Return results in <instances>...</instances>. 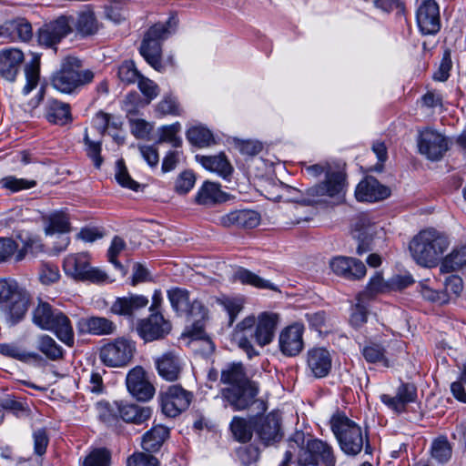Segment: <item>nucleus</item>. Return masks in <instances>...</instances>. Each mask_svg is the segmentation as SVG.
I'll return each mask as SVG.
<instances>
[{
  "mask_svg": "<svg viewBox=\"0 0 466 466\" xmlns=\"http://www.w3.org/2000/svg\"><path fill=\"white\" fill-rule=\"evenodd\" d=\"M157 112L160 116L173 115L179 116L180 115V107L177 99L171 96H165L157 106Z\"/></svg>",
  "mask_w": 466,
  "mask_h": 466,
  "instance_id": "61",
  "label": "nucleus"
},
{
  "mask_svg": "<svg viewBox=\"0 0 466 466\" xmlns=\"http://www.w3.org/2000/svg\"><path fill=\"white\" fill-rule=\"evenodd\" d=\"M466 266V245L456 247L442 259L440 270L441 273L457 271Z\"/></svg>",
  "mask_w": 466,
  "mask_h": 466,
  "instance_id": "39",
  "label": "nucleus"
},
{
  "mask_svg": "<svg viewBox=\"0 0 466 466\" xmlns=\"http://www.w3.org/2000/svg\"><path fill=\"white\" fill-rule=\"evenodd\" d=\"M1 182L4 187L10 189L13 192H16L22 189H28L34 187L36 185L35 180L17 178L13 176L4 177Z\"/></svg>",
  "mask_w": 466,
  "mask_h": 466,
  "instance_id": "60",
  "label": "nucleus"
},
{
  "mask_svg": "<svg viewBox=\"0 0 466 466\" xmlns=\"http://www.w3.org/2000/svg\"><path fill=\"white\" fill-rule=\"evenodd\" d=\"M22 288L15 280L0 279V304H5Z\"/></svg>",
  "mask_w": 466,
  "mask_h": 466,
  "instance_id": "63",
  "label": "nucleus"
},
{
  "mask_svg": "<svg viewBox=\"0 0 466 466\" xmlns=\"http://www.w3.org/2000/svg\"><path fill=\"white\" fill-rule=\"evenodd\" d=\"M116 181L124 187L132 189L137 191L139 187V184L136 182L129 176L127 167L124 165L122 160L117 161L116 163Z\"/></svg>",
  "mask_w": 466,
  "mask_h": 466,
  "instance_id": "59",
  "label": "nucleus"
},
{
  "mask_svg": "<svg viewBox=\"0 0 466 466\" xmlns=\"http://www.w3.org/2000/svg\"><path fill=\"white\" fill-rule=\"evenodd\" d=\"M46 118L48 122L64 126L72 121L69 104L57 99H49L46 105Z\"/></svg>",
  "mask_w": 466,
  "mask_h": 466,
  "instance_id": "32",
  "label": "nucleus"
},
{
  "mask_svg": "<svg viewBox=\"0 0 466 466\" xmlns=\"http://www.w3.org/2000/svg\"><path fill=\"white\" fill-rule=\"evenodd\" d=\"M67 17L70 18V25L73 24L76 33L82 36L92 35L98 31V22L94 11L89 6L79 11L76 17Z\"/></svg>",
  "mask_w": 466,
  "mask_h": 466,
  "instance_id": "31",
  "label": "nucleus"
},
{
  "mask_svg": "<svg viewBox=\"0 0 466 466\" xmlns=\"http://www.w3.org/2000/svg\"><path fill=\"white\" fill-rule=\"evenodd\" d=\"M330 427L341 451L350 456L359 454L365 446L370 448L368 433L343 413L334 414L330 419Z\"/></svg>",
  "mask_w": 466,
  "mask_h": 466,
  "instance_id": "3",
  "label": "nucleus"
},
{
  "mask_svg": "<svg viewBox=\"0 0 466 466\" xmlns=\"http://www.w3.org/2000/svg\"><path fill=\"white\" fill-rule=\"evenodd\" d=\"M227 200V194L220 189L218 184L205 182L196 196V201L199 205L212 206Z\"/></svg>",
  "mask_w": 466,
  "mask_h": 466,
  "instance_id": "35",
  "label": "nucleus"
},
{
  "mask_svg": "<svg viewBox=\"0 0 466 466\" xmlns=\"http://www.w3.org/2000/svg\"><path fill=\"white\" fill-rule=\"evenodd\" d=\"M63 268L66 275L80 281L100 283L107 279L105 271L90 267L89 258L86 253L68 255L64 259Z\"/></svg>",
  "mask_w": 466,
  "mask_h": 466,
  "instance_id": "9",
  "label": "nucleus"
},
{
  "mask_svg": "<svg viewBox=\"0 0 466 466\" xmlns=\"http://www.w3.org/2000/svg\"><path fill=\"white\" fill-rule=\"evenodd\" d=\"M84 143L86 145V151L87 156L92 159L96 167L99 168L102 165L103 158L101 157V143L92 141L86 129Z\"/></svg>",
  "mask_w": 466,
  "mask_h": 466,
  "instance_id": "58",
  "label": "nucleus"
},
{
  "mask_svg": "<svg viewBox=\"0 0 466 466\" xmlns=\"http://www.w3.org/2000/svg\"><path fill=\"white\" fill-rule=\"evenodd\" d=\"M127 466H158V461L151 454L138 452L127 459Z\"/></svg>",
  "mask_w": 466,
  "mask_h": 466,
  "instance_id": "64",
  "label": "nucleus"
},
{
  "mask_svg": "<svg viewBox=\"0 0 466 466\" xmlns=\"http://www.w3.org/2000/svg\"><path fill=\"white\" fill-rule=\"evenodd\" d=\"M417 399V388L412 383L401 382L397 388L396 395L389 394L380 395V400L389 409L396 413H401L406 410V407L410 403H413Z\"/></svg>",
  "mask_w": 466,
  "mask_h": 466,
  "instance_id": "23",
  "label": "nucleus"
},
{
  "mask_svg": "<svg viewBox=\"0 0 466 466\" xmlns=\"http://www.w3.org/2000/svg\"><path fill=\"white\" fill-rule=\"evenodd\" d=\"M180 124L177 122L169 126L162 127L157 144L167 142L174 147H179L182 144L181 138L177 137V133L180 131Z\"/></svg>",
  "mask_w": 466,
  "mask_h": 466,
  "instance_id": "53",
  "label": "nucleus"
},
{
  "mask_svg": "<svg viewBox=\"0 0 466 466\" xmlns=\"http://www.w3.org/2000/svg\"><path fill=\"white\" fill-rule=\"evenodd\" d=\"M167 298L172 309L177 315L182 316L189 309V292L181 288H173L167 291Z\"/></svg>",
  "mask_w": 466,
  "mask_h": 466,
  "instance_id": "45",
  "label": "nucleus"
},
{
  "mask_svg": "<svg viewBox=\"0 0 466 466\" xmlns=\"http://www.w3.org/2000/svg\"><path fill=\"white\" fill-rule=\"evenodd\" d=\"M156 367L160 377L166 380H177L181 372L178 358L172 352L163 354L156 360Z\"/></svg>",
  "mask_w": 466,
  "mask_h": 466,
  "instance_id": "33",
  "label": "nucleus"
},
{
  "mask_svg": "<svg viewBox=\"0 0 466 466\" xmlns=\"http://www.w3.org/2000/svg\"><path fill=\"white\" fill-rule=\"evenodd\" d=\"M431 456L440 463L447 462L452 454V448L445 436L435 439L431 443Z\"/></svg>",
  "mask_w": 466,
  "mask_h": 466,
  "instance_id": "48",
  "label": "nucleus"
},
{
  "mask_svg": "<svg viewBox=\"0 0 466 466\" xmlns=\"http://www.w3.org/2000/svg\"><path fill=\"white\" fill-rule=\"evenodd\" d=\"M126 242L120 237L116 236L107 250L108 261L117 268L123 276L127 272V268L117 260V256L125 249Z\"/></svg>",
  "mask_w": 466,
  "mask_h": 466,
  "instance_id": "51",
  "label": "nucleus"
},
{
  "mask_svg": "<svg viewBox=\"0 0 466 466\" xmlns=\"http://www.w3.org/2000/svg\"><path fill=\"white\" fill-rule=\"evenodd\" d=\"M347 175L339 165L329 167L322 181L307 189L311 198L329 197L340 203L344 200L347 187Z\"/></svg>",
  "mask_w": 466,
  "mask_h": 466,
  "instance_id": "7",
  "label": "nucleus"
},
{
  "mask_svg": "<svg viewBox=\"0 0 466 466\" xmlns=\"http://www.w3.org/2000/svg\"><path fill=\"white\" fill-rule=\"evenodd\" d=\"M362 299H359L358 296V302L351 309L350 322L355 329L362 327L368 320L369 311L367 307L362 304Z\"/></svg>",
  "mask_w": 466,
  "mask_h": 466,
  "instance_id": "55",
  "label": "nucleus"
},
{
  "mask_svg": "<svg viewBox=\"0 0 466 466\" xmlns=\"http://www.w3.org/2000/svg\"><path fill=\"white\" fill-rule=\"evenodd\" d=\"M83 322L86 330L96 336L111 335L116 329V325L104 317H89L84 319Z\"/></svg>",
  "mask_w": 466,
  "mask_h": 466,
  "instance_id": "41",
  "label": "nucleus"
},
{
  "mask_svg": "<svg viewBox=\"0 0 466 466\" xmlns=\"http://www.w3.org/2000/svg\"><path fill=\"white\" fill-rule=\"evenodd\" d=\"M336 457L332 447L319 439H309L305 450L298 455L299 466H335Z\"/></svg>",
  "mask_w": 466,
  "mask_h": 466,
  "instance_id": "11",
  "label": "nucleus"
},
{
  "mask_svg": "<svg viewBox=\"0 0 466 466\" xmlns=\"http://www.w3.org/2000/svg\"><path fill=\"white\" fill-rule=\"evenodd\" d=\"M416 19L420 31L423 35H435L441 29L440 9L434 0H422L417 12Z\"/></svg>",
  "mask_w": 466,
  "mask_h": 466,
  "instance_id": "19",
  "label": "nucleus"
},
{
  "mask_svg": "<svg viewBox=\"0 0 466 466\" xmlns=\"http://www.w3.org/2000/svg\"><path fill=\"white\" fill-rule=\"evenodd\" d=\"M216 223L226 228L251 229L260 223V215L253 209H234L218 217Z\"/></svg>",
  "mask_w": 466,
  "mask_h": 466,
  "instance_id": "17",
  "label": "nucleus"
},
{
  "mask_svg": "<svg viewBox=\"0 0 466 466\" xmlns=\"http://www.w3.org/2000/svg\"><path fill=\"white\" fill-rule=\"evenodd\" d=\"M229 429L233 438L238 442L247 443L252 439L254 429L251 417L247 420L240 416H234L229 424Z\"/></svg>",
  "mask_w": 466,
  "mask_h": 466,
  "instance_id": "40",
  "label": "nucleus"
},
{
  "mask_svg": "<svg viewBox=\"0 0 466 466\" xmlns=\"http://www.w3.org/2000/svg\"><path fill=\"white\" fill-rule=\"evenodd\" d=\"M45 220L48 222V226L46 228L47 234H53L55 232H67L70 229L68 215L63 211H56L51 213Z\"/></svg>",
  "mask_w": 466,
  "mask_h": 466,
  "instance_id": "47",
  "label": "nucleus"
},
{
  "mask_svg": "<svg viewBox=\"0 0 466 466\" xmlns=\"http://www.w3.org/2000/svg\"><path fill=\"white\" fill-rule=\"evenodd\" d=\"M307 441L303 431H298L294 432L288 440V450L279 466H289V464L293 461L294 456H298L300 451L305 450ZM296 462L298 463V460Z\"/></svg>",
  "mask_w": 466,
  "mask_h": 466,
  "instance_id": "42",
  "label": "nucleus"
},
{
  "mask_svg": "<svg viewBox=\"0 0 466 466\" xmlns=\"http://www.w3.org/2000/svg\"><path fill=\"white\" fill-rule=\"evenodd\" d=\"M135 351V342L126 338H116L100 349L99 358L107 367L121 368L131 361Z\"/></svg>",
  "mask_w": 466,
  "mask_h": 466,
  "instance_id": "10",
  "label": "nucleus"
},
{
  "mask_svg": "<svg viewBox=\"0 0 466 466\" xmlns=\"http://www.w3.org/2000/svg\"><path fill=\"white\" fill-rule=\"evenodd\" d=\"M33 321L43 329L55 332L66 345H74V329L69 318L61 310L54 309L49 303L39 301L33 311Z\"/></svg>",
  "mask_w": 466,
  "mask_h": 466,
  "instance_id": "4",
  "label": "nucleus"
},
{
  "mask_svg": "<svg viewBox=\"0 0 466 466\" xmlns=\"http://www.w3.org/2000/svg\"><path fill=\"white\" fill-rule=\"evenodd\" d=\"M197 159L208 170L216 172L223 177L232 173V167L223 154L218 156H197Z\"/></svg>",
  "mask_w": 466,
  "mask_h": 466,
  "instance_id": "38",
  "label": "nucleus"
},
{
  "mask_svg": "<svg viewBox=\"0 0 466 466\" xmlns=\"http://www.w3.org/2000/svg\"><path fill=\"white\" fill-rule=\"evenodd\" d=\"M307 367L315 378L328 376L332 367L331 354L323 347L310 349L307 352Z\"/></svg>",
  "mask_w": 466,
  "mask_h": 466,
  "instance_id": "24",
  "label": "nucleus"
},
{
  "mask_svg": "<svg viewBox=\"0 0 466 466\" xmlns=\"http://www.w3.org/2000/svg\"><path fill=\"white\" fill-rule=\"evenodd\" d=\"M169 436L167 427L158 425L147 431L142 438V448L147 452L157 451Z\"/></svg>",
  "mask_w": 466,
  "mask_h": 466,
  "instance_id": "37",
  "label": "nucleus"
},
{
  "mask_svg": "<svg viewBox=\"0 0 466 466\" xmlns=\"http://www.w3.org/2000/svg\"><path fill=\"white\" fill-rule=\"evenodd\" d=\"M137 114V109H127V116L129 119L131 133L137 138H145L149 135L151 127L144 119L133 118V116H136Z\"/></svg>",
  "mask_w": 466,
  "mask_h": 466,
  "instance_id": "52",
  "label": "nucleus"
},
{
  "mask_svg": "<svg viewBox=\"0 0 466 466\" xmlns=\"http://www.w3.org/2000/svg\"><path fill=\"white\" fill-rule=\"evenodd\" d=\"M354 238L358 241L357 254L362 255L372 249V241L377 233L376 225L368 214L361 213L354 220Z\"/></svg>",
  "mask_w": 466,
  "mask_h": 466,
  "instance_id": "22",
  "label": "nucleus"
},
{
  "mask_svg": "<svg viewBox=\"0 0 466 466\" xmlns=\"http://www.w3.org/2000/svg\"><path fill=\"white\" fill-rule=\"evenodd\" d=\"M110 453L106 449L92 451L84 460V466H109Z\"/></svg>",
  "mask_w": 466,
  "mask_h": 466,
  "instance_id": "57",
  "label": "nucleus"
},
{
  "mask_svg": "<svg viewBox=\"0 0 466 466\" xmlns=\"http://www.w3.org/2000/svg\"><path fill=\"white\" fill-rule=\"evenodd\" d=\"M148 304V299L143 295L131 294L127 297L117 298L110 310L114 314L132 317L137 310Z\"/></svg>",
  "mask_w": 466,
  "mask_h": 466,
  "instance_id": "30",
  "label": "nucleus"
},
{
  "mask_svg": "<svg viewBox=\"0 0 466 466\" xmlns=\"http://www.w3.org/2000/svg\"><path fill=\"white\" fill-rule=\"evenodd\" d=\"M304 326L301 323H293L281 330L279 336L280 352L287 357L299 355L303 348Z\"/></svg>",
  "mask_w": 466,
  "mask_h": 466,
  "instance_id": "20",
  "label": "nucleus"
},
{
  "mask_svg": "<svg viewBox=\"0 0 466 466\" xmlns=\"http://www.w3.org/2000/svg\"><path fill=\"white\" fill-rule=\"evenodd\" d=\"M390 289L389 281H384L381 274L380 272H376L375 275L370 278L366 289L359 294L360 299H370L372 296L385 292Z\"/></svg>",
  "mask_w": 466,
  "mask_h": 466,
  "instance_id": "50",
  "label": "nucleus"
},
{
  "mask_svg": "<svg viewBox=\"0 0 466 466\" xmlns=\"http://www.w3.org/2000/svg\"><path fill=\"white\" fill-rule=\"evenodd\" d=\"M71 32L70 18L66 15H61L43 25L38 30L37 38L41 46L51 47L58 44Z\"/></svg>",
  "mask_w": 466,
  "mask_h": 466,
  "instance_id": "18",
  "label": "nucleus"
},
{
  "mask_svg": "<svg viewBox=\"0 0 466 466\" xmlns=\"http://www.w3.org/2000/svg\"><path fill=\"white\" fill-rule=\"evenodd\" d=\"M82 61L77 57L67 56L60 69L52 77V86L61 93L72 94L91 83L95 74L92 70H80Z\"/></svg>",
  "mask_w": 466,
  "mask_h": 466,
  "instance_id": "5",
  "label": "nucleus"
},
{
  "mask_svg": "<svg viewBox=\"0 0 466 466\" xmlns=\"http://www.w3.org/2000/svg\"><path fill=\"white\" fill-rule=\"evenodd\" d=\"M251 423L258 440L265 446L273 445L283 437L281 417L278 411H271L266 416H251Z\"/></svg>",
  "mask_w": 466,
  "mask_h": 466,
  "instance_id": "12",
  "label": "nucleus"
},
{
  "mask_svg": "<svg viewBox=\"0 0 466 466\" xmlns=\"http://www.w3.org/2000/svg\"><path fill=\"white\" fill-rule=\"evenodd\" d=\"M25 85L22 89L23 96H27L33 89L36 88L40 81V58L34 56L25 66Z\"/></svg>",
  "mask_w": 466,
  "mask_h": 466,
  "instance_id": "44",
  "label": "nucleus"
},
{
  "mask_svg": "<svg viewBox=\"0 0 466 466\" xmlns=\"http://www.w3.org/2000/svg\"><path fill=\"white\" fill-rule=\"evenodd\" d=\"M192 399V392L181 386H169L160 393L162 411L168 417H177L189 407Z\"/></svg>",
  "mask_w": 466,
  "mask_h": 466,
  "instance_id": "13",
  "label": "nucleus"
},
{
  "mask_svg": "<svg viewBox=\"0 0 466 466\" xmlns=\"http://www.w3.org/2000/svg\"><path fill=\"white\" fill-rule=\"evenodd\" d=\"M31 297L26 289H21L15 293L14 297L7 303H5V312L8 321L15 325L21 321L27 310L30 304Z\"/></svg>",
  "mask_w": 466,
  "mask_h": 466,
  "instance_id": "27",
  "label": "nucleus"
},
{
  "mask_svg": "<svg viewBox=\"0 0 466 466\" xmlns=\"http://www.w3.org/2000/svg\"><path fill=\"white\" fill-rule=\"evenodd\" d=\"M448 238L434 228L420 231L410 243L411 257L417 264L425 267H435L449 247Z\"/></svg>",
  "mask_w": 466,
  "mask_h": 466,
  "instance_id": "2",
  "label": "nucleus"
},
{
  "mask_svg": "<svg viewBox=\"0 0 466 466\" xmlns=\"http://www.w3.org/2000/svg\"><path fill=\"white\" fill-rule=\"evenodd\" d=\"M126 384L128 392L139 401H147L155 394V387L141 366H136L128 371Z\"/></svg>",
  "mask_w": 466,
  "mask_h": 466,
  "instance_id": "16",
  "label": "nucleus"
},
{
  "mask_svg": "<svg viewBox=\"0 0 466 466\" xmlns=\"http://www.w3.org/2000/svg\"><path fill=\"white\" fill-rule=\"evenodd\" d=\"M220 381L228 386H238L252 380L248 377L245 367L241 362H232L227 364L221 370Z\"/></svg>",
  "mask_w": 466,
  "mask_h": 466,
  "instance_id": "36",
  "label": "nucleus"
},
{
  "mask_svg": "<svg viewBox=\"0 0 466 466\" xmlns=\"http://www.w3.org/2000/svg\"><path fill=\"white\" fill-rule=\"evenodd\" d=\"M419 152L432 161L440 160L449 149L447 138L441 134L425 129L418 138Z\"/></svg>",
  "mask_w": 466,
  "mask_h": 466,
  "instance_id": "15",
  "label": "nucleus"
},
{
  "mask_svg": "<svg viewBox=\"0 0 466 466\" xmlns=\"http://www.w3.org/2000/svg\"><path fill=\"white\" fill-rule=\"evenodd\" d=\"M232 280L234 282H239L243 285H250L257 289L279 291V288L269 280L265 279L242 267H238L235 269L232 275Z\"/></svg>",
  "mask_w": 466,
  "mask_h": 466,
  "instance_id": "34",
  "label": "nucleus"
},
{
  "mask_svg": "<svg viewBox=\"0 0 466 466\" xmlns=\"http://www.w3.org/2000/svg\"><path fill=\"white\" fill-rule=\"evenodd\" d=\"M117 76L126 84H132L137 81L141 75L136 68L135 63L131 60L123 62L119 67Z\"/></svg>",
  "mask_w": 466,
  "mask_h": 466,
  "instance_id": "56",
  "label": "nucleus"
},
{
  "mask_svg": "<svg viewBox=\"0 0 466 466\" xmlns=\"http://www.w3.org/2000/svg\"><path fill=\"white\" fill-rule=\"evenodd\" d=\"M38 275L41 283L45 285L55 283L60 278L58 268L49 263H43L41 265Z\"/></svg>",
  "mask_w": 466,
  "mask_h": 466,
  "instance_id": "62",
  "label": "nucleus"
},
{
  "mask_svg": "<svg viewBox=\"0 0 466 466\" xmlns=\"http://www.w3.org/2000/svg\"><path fill=\"white\" fill-rule=\"evenodd\" d=\"M187 138L192 145L198 147H208L214 142L211 131L202 126L190 127L187 131Z\"/></svg>",
  "mask_w": 466,
  "mask_h": 466,
  "instance_id": "46",
  "label": "nucleus"
},
{
  "mask_svg": "<svg viewBox=\"0 0 466 466\" xmlns=\"http://www.w3.org/2000/svg\"><path fill=\"white\" fill-rule=\"evenodd\" d=\"M24 54L17 48H6L0 52V76L13 82L19 72Z\"/></svg>",
  "mask_w": 466,
  "mask_h": 466,
  "instance_id": "26",
  "label": "nucleus"
},
{
  "mask_svg": "<svg viewBox=\"0 0 466 466\" xmlns=\"http://www.w3.org/2000/svg\"><path fill=\"white\" fill-rule=\"evenodd\" d=\"M37 350L50 360L63 359V348L49 335H41L37 339Z\"/></svg>",
  "mask_w": 466,
  "mask_h": 466,
  "instance_id": "43",
  "label": "nucleus"
},
{
  "mask_svg": "<svg viewBox=\"0 0 466 466\" xmlns=\"http://www.w3.org/2000/svg\"><path fill=\"white\" fill-rule=\"evenodd\" d=\"M116 405L121 419L128 423L140 425L147 421L152 415V409L147 406L124 401L116 402Z\"/></svg>",
  "mask_w": 466,
  "mask_h": 466,
  "instance_id": "29",
  "label": "nucleus"
},
{
  "mask_svg": "<svg viewBox=\"0 0 466 466\" xmlns=\"http://www.w3.org/2000/svg\"><path fill=\"white\" fill-rule=\"evenodd\" d=\"M362 356L365 360L370 363H382L385 367H389L390 363L385 356V349L382 345L375 342L367 343L362 350Z\"/></svg>",
  "mask_w": 466,
  "mask_h": 466,
  "instance_id": "49",
  "label": "nucleus"
},
{
  "mask_svg": "<svg viewBox=\"0 0 466 466\" xmlns=\"http://www.w3.org/2000/svg\"><path fill=\"white\" fill-rule=\"evenodd\" d=\"M390 189L375 177H367L357 186L355 196L359 201L375 202L390 196Z\"/></svg>",
  "mask_w": 466,
  "mask_h": 466,
  "instance_id": "25",
  "label": "nucleus"
},
{
  "mask_svg": "<svg viewBox=\"0 0 466 466\" xmlns=\"http://www.w3.org/2000/svg\"><path fill=\"white\" fill-rule=\"evenodd\" d=\"M171 21L166 24H155L146 33L140 46V54L145 60L156 70L162 71L164 66L161 63V42L170 34L169 26Z\"/></svg>",
  "mask_w": 466,
  "mask_h": 466,
  "instance_id": "8",
  "label": "nucleus"
},
{
  "mask_svg": "<svg viewBox=\"0 0 466 466\" xmlns=\"http://www.w3.org/2000/svg\"><path fill=\"white\" fill-rule=\"evenodd\" d=\"M171 329L170 321L166 319L159 311L150 313L147 318L139 319L136 327L137 334L146 342L164 339L170 333Z\"/></svg>",
  "mask_w": 466,
  "mask_h": 466,
  "instance_id": "14",
  "label": "nucleus"
},
{
  "mask_svg": "<svg viewBox=\"0 0 466 466\" xmlns=\"http://www.w3.org/2000/svg\"><path fill=\"white\" fill-rule=\"evenodd\" d=\"M279 323V315L274 312H262L257 318L248 316L237 325V329L243 334L238 339V346L252 359L259 354L250 338L259 347H264L272 342L275 332Z\"/></svg>",
  "mask_w": 466,
  "mask_h": 466,
  "instance_id": "1",
  "label": "nucleus"
},
{
  "mask_svg": "<svg viewBox=\"0 0 466 466\" xmlns=\"http://www.w3.org/2000/svg\"><path fill=\"white\" fill-rule=\"evenodd\" d=\"M332 272L348 280H360L366 275V267L362 261L351 257L339 256L329 261Z\"/></svg>",
  "mask_w": 466,
  "mask_h": 466,
  "instance_id": "21",
  "label": "nucleus"
},
{
  "mask_svg": "<svg viewBox=\"0 0 466 466\" xmlns=\"http://www.w3.org/2000/svg\"><path fill=\"white\" fill-rule=\"evenodd\" d=\"M259 392L258 383L252 380L242 385H231L221 389L220 395L233 410L242 411L256 405L258 414L264 413L268 410L265 400L258 399Z\"/></svg>",
  "mask_w": 466,
  "mask_h": 466,
  "instance_id": "6",
  "label": "nucleus"
},
{
  "mask_svg": "<svg viewBox=\"0 0 466 466\" xmlns=\"http://www.w3.org/2000/svg\"><path fill=\"white\" fill-rule=\"evenodd\" d=\"M32 36V25L25 19L9 21L0 26V38H4L7 42L16 40L26 42Z\"/></svg>",
  "mask_w": 466,
  "mask_h": 466,
  "instance_id": "28",
  "label": "nucleus"
},
{
  "mask_svg": "<svg viewBox=\"0 0 466 466\" xmlns=\"http://www.w3.org/2000/svg\"><path fill=\"white\" fill-rule=\"evenodd\" d=\"M305 318L309 322L311 329L321 332H327L329 328V318L324 310H319L316 312H308L305 314Z\"/></svg>",
  "mask_w": 466,
  "mask_h": 466,
  "instance_id": "54",
  "label": "nucleus"
}]
</instances>
